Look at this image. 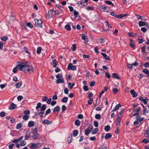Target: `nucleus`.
I'll use <instances>...</instances> for the list:
<instances>
[{"instance_id":"a878e982","label":"nucleus","mask_w":149,"mask_h":149,"mask_svg":"<svg viewBox=\"0 0 149 149\" xmlns=\"http://www.w3.org/2000/svg\"><path fill=\"white\" fill-rule=\"evenodd\" d=\"M128 34L129 36L132 37H135L136 36V33H128Z\"/></svg>"},{"instance_id":"dca6fc26","label":"nucleus","mask_w":149,"mask_h":149,"mask_svg":"<svg viewBox=\"0 0 149 149\" xmlns=\"http://www.w3.org/2000/svg\"><path fill=\"white\" fill-rule=\"evenodd\" d=\"M64 82V79L63 78L61 79H57L56 80V82L57 84H59L60 83H63Z\"/></svg>"},{"instance_id":"4c0bfd02","label":"nucleus","mask_w":149,"mask_h":149,"mask_svg":"<svg viewBox=\"0 0 149 149\" xmlns=\"http://www.w3.org/2000/svg\"><path fill=\"white\" fill-rule=\"evenodd\" d=\"M93 129V126L91 125H89V126H88L87 128L86 129L87 130L91 131V130Z\"/></svg>"},{"instance_id":"7ed1b4c3","label":"nucleus","mask_w":149,"mask_h":149,"mask_svg":"<svg viewBox=\"0 0 149 149\" xmlns=\"http://www.w3.org/2000/svg\"><path fill=\"white\" fill-rule=\"evenodd\" d=\"M98 7L102 12H107L108 10L109 9L108 7L104 6H99Z\"/></svg>"},{"instance_id":"680f3d73","label":"nucleus","mask_w":149,"mask_h":149,"mask_svg":"<svg viewBox=\"0 0 149 149\" xmlns=\"http://www.w3.org/2000/svg\"><path fill=\"white\" fill-rule=\"evenodd\" d=\"M5 113L4 112H2L0 113V116L1 117H3L5 116Z\"/></svg>"},{"instance_id":"f704fd0d","label":"nucleus","mask_w":149,"mask_h":149,"mask_svg":"<svg viewBox=\"0 0 149 149\" xmlns=\"http://www.w3.org/2000/svg\"><path fill=\"white\" fill-rule=\"evenodd\" d=\"M42 50V48L41 47H39L37 49V53L38 54H40Z\"/></svg>"},{"instance_id":"09e8293b","label":"nucleus","mask_w":149,"mask_h":149,"mask_svg":"<svg viewBox=\"0 0 149 149\" xmlns=\"http://www.w3.org/2000/svg\"><path fill=\"white\" fill-rule=\"evenodd\" d=\"M23 98V96L21 95L18 96L17 97V99L18 101H21Z\"/></svg>"},{"instance_id":"a18cd8bd","label":"nucleus","mask_w":149,"mask_h":149,"mask_svg":"<svg viewBox=\"0 0 149 149\" xmlns=\"http://www.w3.org/2000/svg\"><path fill=\"white\" fill-rule=\"evenodd\" d=\"M130 46L133 48H134V44L133 42L131 40L130 44Z\"/></svg>"},{"instance_id":"8fccbe9b","label":"nucleus","mask_w":149,"mask_h":149,"mask_svg":"<svg viewBox=\"0 0 149 149\" xmlns=\"http://www.w3.org/2000/svg\"><path fill=\"white\" fill-rule=\"evenodd\" d=\"M118 91V90L116 88H114L113 89V92L114 94L116 93Z\"/></svg>"},{"instance_id":"ddd939ff","label":"nucleus","mask_w":149,"mask_h":149,"mask_svg":"<svg viewBox=\"0 0 149 149\" xmlns=\"http://www.w3.org/2000/svg\"><path fill=\"white\" fill-rule=\"evenodd\" d=\"M16 106V105L15 104L12 103L10 106L9 109L10 110H13L15 109Z\"/></svg>"},{"instance_id":"774afa93","label":"nucleus","mask_w":149,"mask_h":149,"mask_svg":"<svg viewBox=\"0 0 149 149\" xmlns=\"http://www.w3.org/2000/svg\"><path fill=\"white\" fill-rule=\"evenodd\" d=\"M144 65L145 68H148L149 67V63L148 62H146Z\"/></svg>"},{"instance_id":"393cba45","label":"nucleus","mask_w":149,"mask_h":149,"mask_svg":"<svg viewBox=\"0 0 149 149\" xmlns=\"http://www.w3.org/2000/svg\"><path fill=\"white\" fill-rule=\"evenodd\" d=\"M34 122L33 121H30L28 124V126L29 127H31L34 125Z\"/></svg>"},{"instance_id":"bb28decb","label":"nucleus","mask_w":149,"mask_h":149,"mask_svg":"<svg viewBox=\"0 0 149 149\" xmlns=\"http://www.w3.org/2000/svg\"><path fill=\"white\" fill-rule=\"evenodd\" d=\"M112 134L111 133H107L105 136L104 138L106 139H107L112 136Z\"/></svg>"},{"instance_id":"5fc2aeb1","label":"nucleus","mask_w":149,"mask_h":149,"mask_svg":"<svg viewBox=\"0 0 149 149\" xmlns=\"http://www.w3.org/2000/svg\"><path fill=\"white\" fill-rule=\"evenodd\" d=\"M48 97L46 96H44L43 97V98L42 99V101L43 102H45L46 101Z\"/></svg>"},{"instance_id":"c756f323","label":"nucleus","mask_w":149,"mask_h":149,"mask_svg":"<svg viewBox=\"0 0 149 149\" xmlns=\"http://www.w3.org/2000/svg\"><path fill=\"white\" fill-rule=\"evenodd\" d=\"M143 72L147 75H149V71L147 69H144L143 70Z\"/></svg>"},{"instance_id":"4d7b16f0","label":"nucleus","mask_w":149,"mask_h":149,"mask_svg":"<svg viewBox=\"0 0 149 149\" xmlns=\"http://www.w3.org/2000/svg\"><path fill=\"white\" fill-rule=\"evenodd\" d=\"M90 132V131L86 129L85 130L84 134L85 135L87 136L89 135Z\"/></svg>"},{"instance_id":"4be33fe9","label":"nucleus","mask_w":149,"mask_h":149,"mask_svg":"<svg viewBox=\"0 0 149 149\" xmlns=\"http://www.w3.org/2000/svg\"><path fill=\"white\" fill-rule=\"evenodd\" d=\"M136 16L138 20H139V19H140L143 21L145 20V18L143 17L140 16L138 15H136Z\"/></svg>"},{"instance_id":"a19ab883","label":"nucleus","mask_w":149,"mask_h":149,"mask_svg":"<svg viewBox=\"0 0 149 149\" xmlns=\"http://www.w3.org/2000/svg\"><path fill=\"white\" fill-rule=\"evenodd\" d=\"M68 98L67 97H64L62 100V102H66L68 100Z\"/></svg>"},{"instance_id":"13d9d810","label":"nucleus","mask_w":149,"mask_h":149,"mask_svg":"<svg viewBox=\"0 0 149 149\" xmlns=\"http://www.w3.org/2000/svg\"><path fill=\"white\" fill-rule=\"evenodd\" d=\"M29 118V116L27 115L24 116L23 117V119L25 120H27Z\"/></svg>"},{"instance_id":"c03bdc74","label":"nucleus","mask_w":149,"mask_h":149,"mask_svg":"<svg viewBox=\"0 0 149 149\" xmlns=\"http://www.w3.org/2000/svg\"><path fill=\"white\" fill-rule=\"evenodd\" d=\"M61 13V12H59V11L57 10H55L54 12L52 15H56L58 14L59 13Z\"/></svg>"},{"instance_id":"ea45409f","label":"nucleus","mask_w":149,"mask_h":149,"mask_svg":"<svg viewBox=\"0 0 149 149\" xmlns=\"http://www.w3.org/2000/svg\"><path fill=\"white\" fill-rule=\"evenodd\" d=\"M118 117L116 119L117 122H121V116H120V115L118 114Z\"/></svg>"},{"instance_id":"9d476101","label":"nucleus","mask_w":149,"mask_h":149,"mask_svg":"<svg viewBox=\"0 0 149 149\" xmlns=\"http://www.w3.org/2000/svg\"><path fill=\"white\" fill-rule=\"evenodd\" d=\"M139 100L141 101L145 104H147V101L148 100L146 98L145 99H143L142 97H140L139 98Z\"/></svg>"},{"instance_id":"6e6d98bb","label":"nucleus","mask_w":149,"mask_h":149,"mask_svg":"<svg viewBox=\"0 0 149 149\" xmlns=\"http://www.w3.org/2000/svg\"><path fill=\"white\" fill-rule=\"evenodd\" d=\"M51 112V109H48L45 112V114L46 115L49 114Z\"/></svg>"},{"instance_id":"a211bd4d","label":"nucleus","mask_w":149,"mask_h":149,"mask_svg":"<svg viewBox=\"0 0 149 149\" xmlns=\"http://www.w3.org/2000/svg\"><path fill=\"white\" fill-rule=\"evenodd\" d=\"M121 107L120 105V104H118L116 105V107L114 108L113 109V110L112 111H116L118 110L119 109V107Z\"/></svg>"},{"instance_id":"f3484780","label":"nucleus","mask_w":149,"mask_h":149,"mask_svg":"<svg viewBox=\"0 0 149 149\" xmlns=\"http://www.w3.org/2000/svg\"><path fill=\"white\" fill-rule=\"evenodd\" d=\"M22 85V81H20L17 83L15 86L17 88H19Z\"/></svg>"},{"instance_id":"4468645a","label":"nucleus","mask_w":149,"mask_h":149,"mask_svg":"<svg viewBox=\"0 0 149 149\" xmlns=\"http://www.w3.org/2000/svg\"><path fill=\"white\" fill-rule=\"evenodd\" d=\"M82 39L87 42L88 41V38H87V37L85 35V34H82Z\"/></svg>"},{"instance_id":"0e129e2a","label":"nucleus","mask_w":149,"mask_h":149,"mask_svg":"<svg viewBox=\"0 0 149 149\" xmlns=\"http://www.w3.org/2000/svg\"><path fill=\"white\" fill-rule=\"evenodd\" d=\"M69 90L67 88H65L64 90V92L65 94H68Z\"/></svg>"},{"instance_id":"b1692460","label":"nucleus","mask_w":149,"mask_h":149,"mask_svg":"<svg viewBox=\"0 0 149 149\" xmlns=\"http://www.w3.org/2000/svg\"><path fill=\"white\" fill-rule=\"evenodd\" d=\"M127 14H121L119 15H117V18H118L119 19H122L123 17H125L127 16Z\"/></svg>"},{"instance_id":"3c124183","label":"nucleus","mask_w":149,"mask_h":149,"mask_svg":"<svg viewBox=\"0 0 149 149\" xmlns=\"http://www.w3.org/2000/svg\"><path fill=\"white\" fill-rule=\"evenodd\" d=\"M83 88L84 90L85 91H87L89 90L88 87L87 86H86V85H85V86H84Z\"/></svg>"},{"instance_id":"cd10ccee","label":"nucleus","mask_w":149,"mask_h":149,"mask_svg":"<svg viewBox=\"0 0 149 149\" xmlns=\"http://www.w3.org/2000/svg\"><path fill=\"white\" fill-rule=\"evenodd\" d=\"M75 125L78 126H79L80 125V122L79 120H75L74 123Z\"/></svg>"},{"instance_id":"58836bf2","label":"nucleus","mask_w":149,"mask_h":149,"mask_svg":"<svg viewBox=\"0 0 149 149\" xmlns=\"http://www.w3.org/2000/svg\"><path fill=\"white\" fill-rule=\"evenodd\" d=\"M22 125L21 123L18 124L16 126V128L17 129H20L22 128Z\"/></svg>"},{"instance_id":"20e7f679","label":"nucleus","mask_w":149,"mask_h":149,"mask_svg":"<svg viewBox=\"0 0 149 149\" xmlns=\"http://www.w3.org/2000/svg\"><path fill=\"white\" fill-rule=\"evenodd\" d=\"M68 69L69 70H76V67L74 65H73L72 63H69L68 66Z\"/></svg>"},{"instance_id":"37998d69","label":"nucleus","mask_w":149,"mask_h":149,"mask_svg":"<svg viewBox=\"0 0 149 149\" xmlns=\"http://www.w3.org/2000/svg\"><path fill=\"white\" fill-rule=\"evenodd\" d=\"M98 131V129L97 128H95L92 132V134H95L97 133Z\"/></svg>"},{"instance_id":"bf43d9fd","label":"nucleus","mask_w":149,"mask_h":149,"mask_svg":"<svg viewBox=\"0 0 149 149\" xmlns=\"http://www.w3.org/2000/svg\"><path fill=\"white\" fill-rule=\"evenodd\" d=\"M94 125L95 127H97L98 126V123L97 121L94 122Z\"/></svg>"},{"instance_id":"423d86ee","label":"nucleus","mask_w":149,"mask_h":149,"mask_svg":"<svg viewBox=\"0 0 149 149\" xmlns=\"http://www.w3.org/2000/svg\"><path fill=\"white\" fill-rule=\"evenodd\" d=\"M33 134L32 138L35 140H36L39 136V134L38 132H32Z\"/></svg>"},{"instance_id":"c85d7f7f","label":"nucleus","mask_w":149,"mask_h":149,"mask_svg":"<svg viewBox=\"0 0 149 149\" xmlns=\"http://www.w3.org/2000/svg\"><path fill=\"white\" fill-rule=\"evenodd\" d=\"M46 105L43 104L40 107L41 110L42 111H44L46 109Z\"/></svg>"},{"instance_id":"de8ad7c7","label":"nucleus","mask_w":149,"mask_h":149,"mask_svg":"<svg viewBox=\"0 0 149 149\" xmlns=\"http://www.w3.org/2000/svg\"><path fill=\"white\" fill-rule=\"evenodd\" d=\"M26 142L24 141H21L20 143V146H24L26 144Z\"/></svg>"},{"instance_id":"603ef678","label":"nucleus","mask_w":149,"mask_h":149,"mask_svg":"<svg viewBox=\"0 0 149 149\" xmlns=\"http://www.w3.org/2000/svg\"><path fill=\"white\" fill-rule=\"evenodd\" d=\"M110 14L113 16L115 17H117V15L116 14V13H115L113 12H110Z\"/></svg>"},{"instance_id":"6e6552de","label":"nucleus","mask_w":149,"mask_h":149,"mask_svg":"<svg viewBox=\"0 0 149 149\" xmlns=\"http://www.w3.org/2000/svg\"><path fill=\"white\" fill-rule=\"evenodd\" d=\"M84 1V0H81L79 2L78 4L79 5H81L79 6L81 7H83L87 5V3H85Z\"/></svg>"},{"instance_id":"2f4dec72","label":"nucleus","mask_w":149,"mask_h":149,"mask_svg":"<svg viewBox=\"0 0 149 149\" xmlns=\"http://www.w3.org/2000/svg\"><path fill=\"white\" fill-rule=\"evenodd\" d=\"M65 29L68 31H70L71 30L70 26V25L67 24L65 26Z\"/></svg>"},{"instance_id":"f257e3e1","label":"nucleus","mask_w":149,"mask_h":149,"mask_svg":"<svg viewBox=\"0 0 149 149\" xmlns=\"http://www.w3.org/2000/svg\"><path fill=\"white\" fill-rule=\"evenodd\" d=\"M18 68L20 71H23L24 72L26 71L30 72H33V68L31 65H29L28 63L25 62L22 63L16 66L13 70V72L16 73L18 70Z\"/></svg>"},{"instance_id":"79ce46f5","label":"nucleus","mask_w":149,"mask_h":149,"mask_svg":"<svg viewBox=\"0 0 149 149\" xmlns=\"http://www.w3.org/2000/svg\"><path fill=\"white\" fill-rule=\"evenodd\" d=\"M62 75L60 74H58L56 76V78L57 79H60L62 77Z\"/></svg>"},{"instance_id":"7c9ffc66","label":"nucleus","mask_w":149,"mask_h":149,"mask_svg":"<svg viewBox=\"0 0 149 149\" xmlns=\"http://www.w3.org/2000/svg\"><path fill=\"white\" fill-rule=\"evenodd\" d=\"M110 129V127L109 125L106 126L104 128V130L106 132L109 131Z\"/></svg>"},{"instance_id":"aec40b11","label":"nucleus","mask_w":149,"mask_h":149,"mask_svg":"<svg viewBox=\"0 0 149 149\" xmlns=\"http://www.w3.org/2000/svg\"><path fill=\"white\" fill-rule=\"evenodd\" d=\"M60 110V107L59 106H57L55 107L53 109V112H58Z\"/></svg>"},{"instance_id":"473e14b6","label":"nucleus","mask_w":149,"mask_h":149,"mask_svg":"<svg viewBox=\"0 0 149 149\" xmlns=\"http://www.w3.org/2000/svg\"><path fill=\"white\" fill-rule=\"evenodd\" d=\"M78 131L77 130H74L73 132V136H77L78 134Z\"/></svg>"},{"instance_id":"6ab92c4d","label":"nucleus","mask_w":149,"mask_h":149,"mask_svg":"<svg viewBox=\"0 0 149 149\" xmlns=\"http://www.w3.org/2000/svg\"><path fill=\"white\" fill-rule=\"evenodd\" d=\"M101 54L106 59L108 60H109V57L107 56L105 54L101 53Z\"/></svg>"},{"instance_id":"864d4df0","label":"nucleus","mask_w":149,"mask_h":149,"mask_svg":"<svg viewBox=\"0 0 149 149\" xmlns=\"http://www.w3.org/2000/svg\"><path fill=\"white\" fill-rule=\"evenodd\" d=\"M149 141V140L146 139H144L142 141V142L144 143H148Z\"/></svg>"},{"instance_id":"f03ea898","label":"nucleus","mask_w":149,"mask_h":149,"mask_svg":"<svg viewBox=\"0 0 149 149\" xmlns=\"http://www.w3.org/2000/svg\"><path fill=\"white\" fill-rule=\"evenodd\" d=\"M35 26L38 28L42 27V21L40 19H35Z\"/></svg>"},{"instance_id":"2eb2a0df","label":"nucleus","mask_w":149,"mask_h":149,"mask_svg":"<svg viewBox=\"0 0 149 149\" xmlns=\"http://www.w3.org/2000/svg\"><path fill=\"white\" fill-rule=\"evenodd\" d=\"M42 123L47 125H49L52 123V122L49 121L45 119L42 121Z\"/></svg>"},{"instance_id":"e2e57ef3","label":"nucleus","mask_w":149,"mask_h":149,"mask_svg":"<svg viewBox=\"0 0 149 149\" xmlns=\"http://www.w3.org/2000/svg\"><path fill=\"white\" fill-rule=\"evenodd\" d=\"M141 30L143 33H145L147 31V29H146L145 27H142L141 29Z\"/></svg>"},{"instance_id":"e433bc0d","label":"nucleus","mask_w":149,"mask_h":149,"mask_svg":"<svg viewBox=\"0 0 149 149\" xmlns=\"http://www.w3.org/2000/svg\"><path fill=\"white\" fill-rule=\"evenodd\" d=\"M72 135H71L70 136H69L68 139V142L69 143H70L71 142V140L72 139Z\"/></svg>"},{"instance_id":"72a5a7b5","label":"nucleus","mask_w":149,"mask_h":149,"mask_svg":"<svg viewBox=\"0 0 149 149\" xmlns=\"http://www.w3.org/2000/svg\"><path fill=\"white\" fill-rule=\"evenodd\" d=\"M0 38L1 40L3 41H6L8 39V37L5 36L3 37H0Z\"/></svg>"},{"instance_id":"9b49d317","label":"nucleus","mask_w":149,"mask_h":149,"mask_svg":"<svg viewBox=\"0 0 149 149\" xmlns=\"http://www.w3.org/2000/svg\"><path fill=\"white\" fill-rule=\"evenodd\" d=\"M135 118L136 120L140 122H141L144 119V118H141L140 115L136 116Z\"/></svg>"},{"instance_id":"f8f14e48","label":"nucleus","mask_w":149,"mask_h":149,"mask_svg":"<svg viewBox=\"0 0 149 149\" xmlns=\"http://www.w3.org/2000/svg\"><path fill=\"white\" fill-rule=\"evenodd\" d=\"M58 64V63L56 59H54L52 61V65L54 68L56 67Z\"/></svg>"},{"instance_id":"052dcab7","label":"nucleus","mask_w":149,"mask_h":149,"mask_svg":"<svg viewBox=\"0 0 149 149\" xmlns=\"http://www.w3.org/2000/svg\"><path fill=\"white\" fill-rule=\"evenodd\" d=\"M127 66L128 68L130 69H132L133 66L132 64H127Z\"/></svg>"},{"instance_id":"1a4fd4ad","label":"nucleus","mask_w":149,"mask_h":149,"mask_svg":"<svg viewBox=\"0 0 149 149\" xmlns=\"http://www.w3.org/2000/svg\"><path fill=\"white\" fill-rule=\"evenodd\" d=\"M130 93L133 97H135L137 96V93L135 92L134 89L130 91Z\"/></svg>"},{"instance_id":"0eeeda50","label":"nucleus","mask_w":149,"mask_h":149,"mask_svg":"<svg viewBox=\"0 0 149 149\" xmlns=\"http://www.w3.org/2000/svg\"><path fill=\"white\" fill-rule=\"evenodd\" d=\"M138 24L139 26L141 27L144 26H148V23H146L142 21H139L138 22Z\"/></svg>"},{"instance_id":"5701e85b","label":"nucleus","mask_w":149,"mask_h":149,"mask_svg":"<svg viewBox=\"0 0 149 149\" xmlns=\"http://www.w3.org/2000/svg\"><path fill=\"white\" fill-rule=\"evenodd\" d=\"M112 77L114 78H116L117 79H120V77L116 73H113L112 75Z\"/></svg>"},{"instance_id":"412c9836","label":"nucleus","mask_w":149,"mask_h":149,"mask_svg":"<svg viewBox=\"0 0 149 149\" xmlns=\"http://www.w3.org/2000/svg\"><path fill=\"white\" fill-rule=\"evenodd\" d=\"M105 3L108 5H111L112 6H113L114 4L112 2L109 1H104Z\"/></svg>"},{"instance_id":"39448f33","label":"nucleus","mask_w":149,"mask_h":149,"mask_svg":"<svg viewBox=\"0 0 149 149\" xmlns=\"http://www.w3.org/2000/svg\"><path fill=\"white\" fill-rule=\"evenodd\" d=\"M40 144L39 143H32L30 146V147L31 149H35L38 148L40 146Z\"/></svg>"},{"instance_id":"c9c22d12","label":"nucleus","mask_w":149,"mask_h":149,"mask_svg":"<svg viewBox=\"0 0 149 149\" xmlns=\"http://www.w3.org/2000/svg\"><path fill=\"white\" fill-rule=\"evenodd\" d=\"M95 118L96 119H100L101 118V116L100 114H97L95 115Z\"/></svg>"},{"instance_id":"69168bd1","label":"nucleus","mask_w":149,"mask_h":149,"mask_svg":"<svg viewBox=\"0 0 149 149\" xmlns=\"http://www.w3.org/2000/svg\"><path fill=\"white\" fill-rule=\"evenodd\" d=\"M24 113L26 115L29 114L30 113V112L29 110H26L24 111Z\"/></svg>"},{"instance_id":"338daca9","label":"nucleus","mask_w":149,"mask_h":149,"mask_svg":"<svg viewBox=\"0 0 149 149\" xmlns=\"http://www.w3.org/2000/svg\"><path fill=\"white\" fill-rule=\"evenodd\" d=\"M147 135V137L149 138V126L148 127L147 132L146 133Z\"/></svg>"},{"instance_id":"49530a36","label":"nucleus","mask_w":149,"mask_h":149,"mask_svg":"<svg viewBox=\"0 0 149 149\" xmlns=\"http://www.w3.org/2000/svg\"><path fill=\"white\" fill-rule=\"evenodd\" d=\"M42 104L40 102H39L37 104V106L36 107V109L37 110L38 108H40L41 107V105Z\"/></svg>"}]
</instances>
